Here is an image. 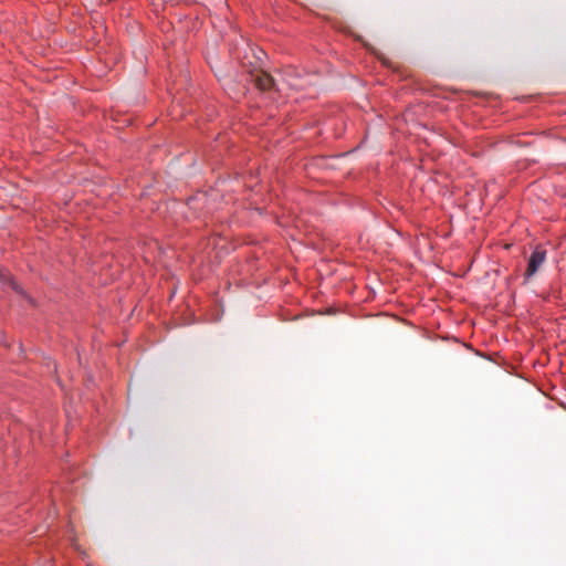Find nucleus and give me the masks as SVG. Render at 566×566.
Instances as JSON below:
<instances>
[{
    "label": "nucleus",
    "instance_id": "obj_1",
    "mask_svg": "<svg viewBox=\"0 0 566 566\" xmlns=\"http://www.w3.org/2000/svg\"><path fill=\"white\" fill-rule=\"evenodd\" d=\"M545 259H546V251L543 248L537 247L532 252V254L528 259V264H527V269L525 272L526 280L532 277L537 272V270L544 263Z\"/></svg>",
    "mask_w": 566,
    "mask_h": 566
},
{
    "label": "nucleus",
    "instance_id": "obj_2",
    "mask_svg": "<svg viewBox=\"0 0 566 566\" xmlns=\"http://www.w3.org/2000/svg\"><path fill=\"white\" fill-rule=\"evenodd\" d=\"M254 82L255 86L261 91H268L273 85V78L268 73L256 74Z\"/></svg>",
    "mask_w": 566,
    "mask_h": 566
},
{
    "label": "nucleus",
    "instance_id": "obj_3",
    "mask_svg": "<svg viewBox=\"0 0 566 566\" xmlns=\"http://www.w3.org/2000/svg\"><path fill=\"white\" fill-rule=\"evenodd\" d=\"M0 281L3 283H8L10 287L19 294H23L22 289L19 284L12 279L11 274L7 270H0Z\"/></svg>",
    "mask_w": 566,
    "mask_h": 566
}]
</instances>
